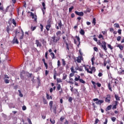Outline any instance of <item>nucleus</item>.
I'll list each match as a JSON object with an SVG mask.
<instances>
[{
    "instance_id": "f257e3e1",
    "label": "nucleus",
    "mask_w": 124,
    "mask_h": 124,
    "mask_svg": "<svg viewBox=\"0 0 124 124\" xmlns=\"http://www.w3.org/2000/svg\"><path fill=\"white\" fill-rule=\"evenodd\" d=\"M61 39V36H56V35L54 36H52L51 37V41L53 42V43H58L59 41H60Z\"/></svg>"
},
{
    "instance_id": "f03ea898",
    "label": "nucleus",
    "mask_w": 124,
    "mask_h": 124,
    "mask_svg": "<svg viewBox=\"0 0 124 124\" xmlns=\"http://www.w3.org/2000/svg\"><path fill=\"white\" fill-rule=\"evenodd\" d=\"M28 13H30V16L32 17V19H34V22L37 23V16L34 15L32 12H28Z\"/></svg>"
},
{
    "instance_id": "7ed1b4c3",
    "label": "nucleus",
    "mask_w": 124,
    "mask_h": 124,
    "mask_svg": "<svg viewBox=\"0 0 124 124\" xmlns=\"http://www.w3.org/2000/svg\"><path fill=\"white\" fill-rule=\"evenodd\" d=\"M93 101H96L95 102V103L97 104V105H101V104L104 103V101L103 100H99L98 98L93 99Z\"/></svg>"
},
{
    "instance_id": "20e7f679",
    "label": "nucleus",
    "mask_w": 124,
    "mask_h": 124,
    "mask_svg": "<svg viewBox=\"0 0 124 124\" xmlns=\"http://www.w3.org/2000/svg\"><path fill=\"white\" fill-rule=\"evenodd\" d=\"M13 9H14L12 5H10L6 8L5 12H10V13H12Z\"/></svg>"
},
{
    "instance_id": "39448f33",
    "label": "nucleus",
    "mask_w": 124,
    "mask_h": 124,
    "mask_svg": "<svg viewBox=\"0 0 124 124\" xmlns=\"http://www.w3.org/2000/svg\"><path fill=\"white\" fill-rule=\"evenodd\" d=\"M105 101L106 103H110V102H111V95L109 94H107L105 98Z\"/></svg>"
},
{
    "instance_id": "423d86ee",
    "label": "nucleus",
    "mask_w": 124,
    "mask_h": 124,
    "mask_svg": "<svg viewBox=\"0 0 124 124\" xmlns=\"http://www.w3.org/2000/svg\"><path fill=\"white\" fill-rule=\"evenodd\" d=\"M83 66L85 68V70H86V71L88 72V73L93 74V72H92V71H90V70L89 69V68H91V66L89 65L86 66V65H84Z\"/></svg>"
},
{
    "instance_id": "0eeeda50",
    "label": "nucleus",
    "mask_w": 124,
    "mask_h": 124,
    "mask_svg": "<svg viewBox=\"0 0 124 124\" xmlns=\"http://www.w3.org/2000/svg\"><path fill=\"white\" fill-rule=\"evenodd\" d=\"M101 47L104 49L105 52H107V47H106V43L105 41H103L102 42Z\"/></svg>"
},
{
    "instance_id": "6e6552de",
    "label": "nucleus",
    "mask_w": 124,
    "mask_h": 124,
    "mask_svg": "<svg viewBox=\"0 0 124 124\" xmlns=\"http://www.w3.org/2000/svg\"><path fill=\"white\" fill-rule=\"evenodd\" d=\"M75 13L76 15H77L78 16H80V17H83V16H84V12H78L77 11H75Z\"/></svg>"
},
{
    "instance_id": "1a4fd4ad",
    "label": "nucleus",
    "mask_w": 124,
    "mask_h": 124,
    "mask_svg": "<svg viewBox=\"0 0 124 124\" xmlns=\"http://www.w3.org/2000/svg\"><path fill=\"white\" fill-rule=\"evenodd\" d=\"M25 75H26V72L25 71H22L20 73V78L21 79H25Z\"/></svg>"
},
{
    "instance_id": "9d476101",
    "label": "nucleus",
    "mask_w": 124,
    "mask_h": 124,
    "mask_svg": "<svg viewBox=\"0 0 124 124\" xmlns=\"http://www.w3.org/2000/svg\"><path fill=\"white\" fill-rule=\"evenodd\" d=\"M81 61H83V56H79L77 58V62L80 63H81Z\"/></svg>"
},
{
    "instance_id": "9b49d317",
    "label": "nucleus",
    "mask_w": 124,
    "mask_h": 124,
    "mask_svg": "<svg viewBox=\"0 0 124 124\" xmlns=\"http://www.w3.org/2000/svg\"><path fill=\"white\" fill-rule=\"evenodd\" d=\"M35 44L37 45V47H41L42 46V45L39 42L38 40H35Z\"/></svg>"
},
{
    "instance_id": "f8f14e48",
    "label": "nucleus",
    "mask_w": 124,
    "mask_h": 124,
    "mask_svg": "<svg viewBox=\"0 0 124 124\" xmlns=\"http://www.w3.org/2000/svg\"><path fill=\"white\" fill-rule=\"evenodd\" d=\"M13 43H16V44H19V41H18V39H17V38H16V36L14 38V39L13 40Z\"/></svg>"
},
{
    "instance_id": "ddd939ff",
    "label": "nucleus",
    "mask_w": 124,
    "mask_h": 124,
    "mask_svg": "<svg viewBox=\"0 0 124 124\" xmlns=\"http://www.w3.org/2000/svg\"><path fill=\"white\" fill-rule=\"evenodd\" d=\"M52 27V25L51 24H47L46 25V29L47 31H50V28Z\"/></svg>"
},
{
    "instance_id": "4468645a",
    "label": "nucleus",
    "mask_w": 124,
    "mask_h": 124,
    "mask_svg": "<svg viewBox=\"0 0 124 124\" xmlns=\"http://www.w3.org/2000/svg\"><path fill=\"white\" fill-rule=\"evenodd\" d=\"M70 81H67V83H69V84H72L73 85L74 84V82H73V79L71 78H69Z\"/></svg>"
},
{
    "instance_id": "2eb2a0df",
    "label": "nucleus",
    "mask_w": 124,
    "mask_h": 124,
    "mask_svg": "<svg viewBox=\"0 0 124 124\" xmlns=\"http://www.w3.org/2000/svg\"><path fill=\"white\" fill-rule=\"evenodd\" d=\"M115 104L113 106L112 109H116L117 108V105H118L119 102H118V101H115Z\"/></svg>"
},
{
    "instance_id": "dca6fc26",
    "label": "nucleus",
    "mask_w": 124,
    "mask_h": 124,
    "mask_svg": "<svg viewBox=\"0 0 124 124\" xmlns=\"http://www.w3.org/2000/svg\"><path fill=\"white\" fill-rule=\"evenodd\" d=\"M58 26L60 29H62V20H60L58 22Z\"/></svg>"
},
{
    "instance_id": "f3484780",
    "label": "nucleus",
    "mask_w": 124,
    "mask_h": 124,
    "mask_svg": "<svg viewBox=\"0 0 124 124\" xmlns=\"http://www.w3.org/2000/svg\"><path fill=\"white\" fill-rule=\"evenodd\" d=\"M80 78V76H77V77H75V81H80V79H81V78Z\"/></svg>"
},
{
    "instance_id": "a211bd4d",
    "label": "nucleus",
    "mask_w": 124,
    "mask_h": 124,
    "mask_svg": "<svg viewBox=\"0 0 124 124\" xmlns=\"http://www.w3.org/2000/svg\"><path fill=\"white\" fill-rule=\"evenodd\" d=\"M112 108V105H110L109 106H108L106 109V111H109V110H111V108Z\"/></svg>"
},
{
    "instance_id": "6ab92c4d",
    "label": "nucleus",
    "mask_w": 124,
    "mask_h": 124,
    "mask_svg": "<svg viewBox=\"0 0 124 124\" xmlns=\"http://www.w3.org/2000/svg\"><path fill=\"white\" fill-rule=\"evenodd\" d=\"M57 91H60V90H62V86H61V84H57Z\"/></svg>"
},
{
    "instance_id": "aec40b11",
    "label": "nucleus",
    "mask_w": 124,
    "mask_h": 124,
    "mask_svg": "<svg viewBox=\"0 0 124 124\" xmlns=\"http://www.w3.org/2000/svg\"><path fill=\"white\" fill-rule=\"evenodd\" d=\"M115 97L116 100H117L118 101H120V100H121V99H120V97L119 96V95L117 94H115Z\"/></svg>"
},
{
    "instance_id": "412c9836",
    "label": "nucleus",
    "mask_w": 124,
    "mask_h": 124,
    "mask_svg": "<svg viewBox=\"0 0 124 124\" xmlns=\"http://www.w3.org/2000/svg\"><path fill=\"white\" fill-rule=\"evenodd\" d=\"M79 32L81 35H84L85 34V31L83 29H81Z\"/></svg>"
},
{
    "instance_id": "4be33fe9",
    "label": "nucleus",
    "mask_w": 124,
    "mask_h": 124,
    "mask_svg": "<svg viewBox=\"0 0 124 124\" xmlns=\"http://www.w3.org/2000/svg\"><path fill=\"white\" fill-rule=\"evenodd\" d=\"M50 55L52 59H56V57H55V53L53 52H51Z\"/></svg>"
},
{
    "instance_id": "5701e85b",
    "label": "nucleus",
    "mask_w": 124,
    "mask_h": 124,
    "mask_svg": "<svg viewBox=\"0 0 124 124\" xmlns=\"http://www.w3.org/2000/svg\"><path fill=\"white\" fill-rule=\"evenodd\" d=\"M108 89L110 91V92H113V90H112V87H111V84L110 83H108Z\"/></svg>"
},
{
    "instance_id": "b1692460",
    "label": "nucleus",
    "mask_w": 124,
    "mask_h": 124,
    "mask_svg": "<svg viewBox=\"0 0 124 124\" xmlns=\"http://www.w3.org/2000/svg\"><path fill=\"white\" fill-rule=\"evenodd\" d=\"M43 101L44 104L45 105L48 104V102H47V100L45 98H43Z\"/></svg>"
},
{
    "instance_id": "393cba45",
    "label": "nucleus",
    "mask_w": 124,
    "mask_h": 124,
    "mask_svg": "<svg viewBox=\"0 0 124 124\" xmlns=\"http://www.w3.org/2000/svg\"><path fill=\"white\" fill-rule=\"evenodd\" d=\"M92 24H93L94 26H95V24H96V20L95 19V18L93 19Z\"/></svg>"
},
{
    "instance_id": "a878e982",
    "label": "nucleus",
    "mask_w": 124,
    "mask_h": 124,
    "mask_svg": "<svg viewBox=\"0 0 124 124\" xmlns=\"http://www.w3.org/2000/svg\"><path fill=\"white\" fill-rule=\"evenodd\" d=\"M79 82L80 83H81V84H86V81H85V80H83V79H82V78H80V79H79Z\"/></svg>"
},
{
    "instance_id": "bb28decb",
    "label": "nucleus",
    "mask_w": 124,
    "mask_h": 124,
    "mask_svg": "<svg viewBox=\"0 0 124 124\" xmlns=\"http://www.w3.org/2000/svg\"><path fill=\"white\" fill-rule=\"evenodd\" d=\"M76 38H77L78 41V46H79V45H80V37H79L78 36H76Z\"/></svg>"
},
{
    "instance_id": "cd10ccee",
    "label": "nucleus",
    "mask_w": 124,
    "mask_h": 124,
    "mask_svg": "<svg viewBox=\"0 0 124 124\" xmlns=\"http://www.w3.org/2000/svg\"><path fill=\"white\" fill-rule=\"evenodd\" d=\"M56 81L57 83H62V80L61 78H57L56 79Z\"/></svg>"
},
{
    "instance_id": "c85d7f7f",
    "label": "nucleus",
    "mask_w": 124,
    "mask_h": 124,
    "mask_svg": "<svg viewBox=\"0 0 124 124\" xmlns=\"http://www.w3.org/2000/svg\"><path fill=\"white\" fill-rule=\"evenodd\" d=\"M66 78H67V75H66L65 74H63L62 79L63 80H65V79H66Z\"/></svg>"
},
{
    "instance_id": "c756f323",
    "label": "nucleus",
    "mask_w": 124,
    "mask_h": 124,
    "mask_svg": "<svg viewBox=\"0 0 124 124\" xmlns=\"http://www.w3.org/2000/svg\"><path fill=\"white\" fill-rule=\"evenodd\" d=\"M18 92L19 93V95L20 97H23V94L22 93V92H21V90H18Z\"/></svg>"
},
{
    "instance_id": "7c9ffc66",
    "label": "nucleus",
    "mask_w": 124,
    "mask_h": 124,
    "mask_svg": "<svg viewBox=\"0 0 124 124\" xmlns=\"http://www.w3.org/2000/svg\"><path fill=\"white\" fill-rule=\"evenodd\" d=\"M56 34L57 36H59V35H60V34H62V31H58L56 33Z\"/></svg>"
},
{
    "instance_id": "2f4dec72",
    "label": "nucleus",
    "mask_w": 124,
    "mask_h": 124,
    "mask_svg": "<svg viewBox=\"0 0 124 124\" xmlns=\"http://www.w3.org/2000/svg\"><path fill=\"white\" fill-rule=\"evenodd\" d=\"M50 122L51 124H55V123H56L55 119H50Z\"/></svg>"
},
{
    "instance_id": "473e14b6",
    "label": "nucleus",
    "mask_w": 124,
    "mask_h": 124,
    "mask_svg": "<svg viewBox=\"0 0 124 124\" xmlns=\"http://www.w3.org/2000/svg\"><path fill=\"white\" fill-rule=\"evenodd\" d=\"M96 70L95 69V67H92L91 68V70L90 71H92V74H93V71L94 72H95Z\"/></svg>"
},
{
    "instance_id": "72a5a7b5",
    "label": "nucleus",
    "mask_w": 124,
    "mask_h": 124,
    "mask_svg": "<svg viewBox=\"0 0 124 124\" xmlns=\"http://www.w3.org/2000/svg\"><path fill=\"white\" fill-rule=\"evenodd\" d=\"M49 105L50 107V109L52 110V106H53V101H51L49 102Z\"/></svg>"
},
{
    "instance_id": "f704fd0d",
    "label": "nucleus",
    "mask_w": 124,
    "mask_h": 124,
    "mask_svg": "<svg viewBox=\"0 0 124 124\" xmlns=\"http://www.w3.org/2000/svg\"><path fill=\"white\" fill-rule=\"evenodd\" d=\"M71 71L72 72V73H76V72H75L74 71V67L72 66L71 68Z\"/></svg>"
},
{
    "instance_id": "c9c22d12",
    "label": "nucleus",
    "mask_w": 124,
    "mask_h": 124,
    "mask_svg": "<svg viewBox=\"0 0 124 124\" xmlns=\"http://www.w3.org/2000/svg\"><path fill=\"white\" fill-rule=\"evenodd\" d=\"M65 44H66L67 50H68V51H69V46L68 45V43L67 42H66Z\"/></svg>"
},
{
    "instance_id": "e433bc0d",
    "label": "nucleus",
    "mask_w": 124,
    "mask_h": 124,
    "mask_svg": "<svg viewBox=\"0 0 124 124\" xmlns=\"http://www.w3.org/2000/svg\"><path fill=\"white\" fill-rule=\"evenodd\" d=\"M12 24H13V25H14L15 27H16V25L17 24V23H16V21L15 20V19H13Z\"/></svg>"
},
{
    "instance_id": "4c0bfd02",
    "label": "nucleus",
    "mask_w": 124,
    "mask_h": 124,
    "mask_svg": "<svg viewBox=\"0 0 124 124\" xmlns=\"http://www.w3.org/2000/svg\"><path fill=\"white\" fill-rule=\"evenodd\" d=\"M72 100H73V98H72V97H69V99H68L69 102H70V103H72Z\"/></svg>"
},
{
    "instance_id": "58836bf2",
    "label": "nucleus",
    "mask_w": 124,
    "mask_h": 124,
    "mask_svg": "<svg viewBox=\"0 0 124 124\" xmlns=\"http://www.w3.org/2000/svg\"><path fill=\"white\" fill-rule=\"evenodd\" d=\"M50 97L52 99V96H50V95H49V94H48V93H46V98H47V99H48V100L50 99Z\"/></svg>"
},
{
    "instance_id": "ea45409f",
    "label": "nucleus",
    "mask_w": 124,
    "mask_h": 124,
    "mask_svg": "<svg viewBox=\"0 0 124 124\" xmlns=\"http://www.w3.org/2000/svg\"><path fill=\"white\" fill-rule=\"evenodd\" d=\"M114 27L115 28H120V25H119V23H115L114 24Z\"/></svg>"
},
{
    "instance_id": "a19ab883",
    "label": "nucleus",
    "mask_w": 124,
    "mask_h": 124,
    "mask_svg": "<svg viewBox=\"0 0 124 124\" xmlns=\"http://www.w3.org/2000/svg\"><path fill=\"white\" fill-rule=\"evenodd\" d=\"M10 28H9V26H7L6 27V31H7V32H8V33H9V31H10Z\"/></svg>"
},
{
    "instance_id": "79ce46f5",
    "label": "nucleus",
    "mask_w": 124,
    "mask_h": 124,
    "mask_svg": "<svg viewBox=\"0 0 124 124\" xmlns=\"http://www.w3.org/2000/svg\"><path fill=\"white\" fill-rule=\"evenodd\" d=\"M62 65H63V66H65V64H66L64 59H62Z\"/></svg>"
},
{
    "instance_id": "37998d69",
    "label": "nucleus",
    "mask_w": 124,
    "mask_h": 124,
    "mask_svg": "<svg viewBox=\"0 0 124 124\" xmlns=\"http://www.w3.org/2000/svg\"><path fill=\"white\" fill-rule=\"evenodd\" d=\"M116 120H117V118H116V117H113L111 118V121L115 123Z\"/></svg>"
},
{
    "instance_id": "c03bdc74",
    "label": "nucleus",
    "mask_w": 124,
    "mask_h": 124,
    "mask_svg": "<svg viewBox=\"0 0 124 124\" xmlns=\"http://www.w3.org/2000/svg\"><path fill=\"white\" fill-rule=\"evenodd\" d=\"M108 47L109 48L110 50H113V47H112V46L110 44H108Z\"/></svg>"
},
{
    "instance_id": "a18cd8bd",
    "label": "nucleus",
    "mask_w": 124,
    "mask_h": 124,
    "mask_svg": "<svg viewBox=\"0 0 124 124\" xmlns=\"http://www.w3.org/2000/svg\"><path fill=\"white\" fill-rule=\"evenodd\" d=\"M74 8V7H73V6H72L70 8H69V12H71V11H72V10Z\"/></svg>"
},
{
    "instance_id": "49530a36",
    "label": "nucleus",
    "mask_w": 124,
    "mask_h": 124,
    "mask_svg": "<svg viewBox=\"0 0 124 124\" xmlns=\"http://www.w3.org/2000/svg\"><path fill=\"white\" fill-rule=\"evenodd\" d=\"M53 74L54 75H58V73H57V71L56 70V69H54L53 70Z\"/></svg>"
},
{
    "instance_id": "de8ad7c7",
    "label": "nucleus",
    "mask_w": 124,
    "mask_h": 124,
    "mask_svg": "<svg viewBox=\"0 0 124 124\" xmlns=\"http://www.w3.org/2000/svg\"><path fill=\"white\" fill-rule=\"evenodd\" d=\"M40 29H41V31H43V28H44V26L43 25H42V24H40Z\"/></svg>"
},
{
    "instance_id": "09e8293b",
    "label": "nucleus",
    "mask_w": 124,
    "mask_h": 124,
    "mask_svg": "<svg viewBox=\"0 0 124 124\" xmlns=\"http://www.w3.org/2000/svg\"><path fill=\"white\" fill-rule=\"evenodd\" d=\"M4 82L6 84H8L9 83V80L6 79L5 78H4Z\"/></svg>"
},
{
    "instance_id": "8fccbe9b",
    "label": "nucleus",
    "mask_w": 124,
    "mask_h": 124,
    "mask_svg": "<svg viewBox=\"0 0 124 124\" xmlns=\"http://www.w3.org/2000/svg\"><path fill=\"white\" fill-rule=\"evenodd\" d=\"M45 58L46 60H48V51H46L45 53Z\"/></svg>"
},
{
    "instance_id": "3c124183",
    "label": "nucleus",
    "mask_w": 124,
    "mask_h": 124,
    "mask_svg": "<svg viewBox=\"0 0 124 124\" xmlns=\"http://www.w3.org/2000/svg\"><path fill=\"white\" fill-rule=\"evenodd\" d=\"M122 39V37L121 36H119L117 38V41H120Z\"/></svg>"
},
{
    "instance_id": "603ef678",
    "label": "nucleus",
    "mask_w": 124,
    "mask_h": 124,
    "mask_svg": "<svg viewBox=\"0 0 124 124\" xmlns=\"http://www.w3.org/2000/svg\"><path fill=\"white\" fill-rule=\"evenodd\" d=\"M57 65H58V67H59V66H61V61H60V60H58L57 62Z\"/></svg>"
},
{
    "instance_id": "864d4df0",
    "label": "nucleus",
    "mask_w": 124,
    "mask_h": 124,
    "mask_svg": "<svg viewBox=\"0 0 124 124\" xmlns=\"http://www.w3.org/2000/svg\"><path fill=\"white\" fill-rule=\"evenodd\" d=\"M75 73H71L69 75V78H71V77H73V76H74V74Z\"/></svg>"
},
{
    "instance_id": "5fc2aeb1",
    "label": "nucleus",
    "mask_w": 124,
    "mask_h": 124,
    "mask_svg": "<svg viewBox=\"0 0 124 124\" xmlns=\"http://www.w3.org/2000/svg\"><path fill=\"white\" fill-rule=\"evenodd\" d=\"M27 121L29 124H32V123H31V119L30 118H28Z\"/></svg>"
},
{
    "instance_id": "6e6d98bb",
    "label": "nucleus",
    "mask_w": 124,
    "mask_h": 124,
    "mask_svg": "<svg viewBox=\"0 0 124 124\" xmlns=\"http://www.w3.org/2000/svg\"><path fill=\"white\" fill-rule=\"evenodd\" d=\"M103 56H104V55H103V54H102V53H99V57L100 58H102V59H103Z\"/></svg>"
},
{
    "instance_id": "4d7b16f0",
    "label": "nucleus",
    "mask_w": 124,
    "mask_h": 124,
    "mask_svg": "<svg viewBox=\"0 0 124 124\" xmlns=\"http://www.w3.org/2000/svg\"><path fill=\"white\" fill-rule=\"evenodd\" d=\"M77 70H79V71H82L83 68L78 67V68L77 69Z\"/></svg>"
},
{
    "instance_id": "13d9d810",
    "label": "nucleus",
    "mask_w": 124,
    "mask_h": 124,
    "mask_svg": "<svg viewBox=\"0 0 124 124\" xmlns=\"http://www.w3.org/2000/svg\"><path fill=\"white\" fill-rule=\"evenodd\" d=\"M94 51H95V52H98V48L96 47H93Z\"/></svg>"
},
{
    "instance_id": "bf43d9fd",
    "label": "nucleus",
    "mask_w": 124,
    "mask_h": 124,
    "mask_svg": "<svg viewBox=\"0 0 124 124\" xmlns=\"http://www.w3.org/2000/svg\"><path fill=\"white\" fill-rule=\"evenodd\" d=\"M22 34L20 37V39H23V38H24V33L23 32V30H22Z\"/></svg>"
},
{
    "instance_id": "052dcab7",
    "label": "nucleus",
    "mask_w": 124,
    "mask_h": 124,
    "mask_svg": "<svg viewBox=\"0 0 124 124\" xmlns=\"http://www.w3.org/2000/svg\"><path fill=\"white\" fill-rule=\"evenodd\" d=\"M36 29V27H32V26H31V29L32 30V31H33L35 29Z\"/></svg>"
},
{
    "instance_id": "680f3d73",
    "label": "nucleus",
    "mask_w": 124,
    "mask_h": 124,
    "mask_svg": "<svg viewBox=\"0 0 124 124\" xmlns=\"http://www.w3.org/2000/svg\"><path fill=\"white\" fill-rule=\"evenodd\" d=\"M22 110L23 111H25V110H27V107H26L25 106H23L22 107Z\"/></svg>"
},
{
    "instance_id": "e2e57ef3",
    "label": "nucleus",
    "mask_w": 124,
    "mask_h": 124,
    "mask_svg": "<svg viewBox=\"0 0 124 124\" xmlns=\"http://www.w3.org/2000/svg\"><path fill=\"white\" fill-rule=\"evenodd\" d=\"M98 38H99V39L102 38V39H103V35H102V34H100L99 35Z\"/></svg>"
},
{
    "instance_id": "0e129e2a",
    "label": "nucleus",
    "mask_w": 124,
    "mask_h": 124,
    "mask_svg": "<svg viewBox=\"0 0 124 124\" xmlns=\"http://www.w3.org/2000/svg\"><path fill=\"white\" fill-rule=\"evenodd\" d=\"M103 74H102V73H99L98 76L99 77H102V76H103Z\"/></svg>"
},
{
    "instance_id": "69168bd1",
    "label": "nucleus",
    "mask_w": 124,
    "mask_h": 124,
    "mask_svg": "<svg viewBox=\"0 0 124 124\" xmlns=\"http://www.w3.org/2000/svg\"><path fill=\"white\" fill-rule=\"evenodd\" d=\"M48 73H49V71L46 70V72H45L46 76H47V75H48Z\"/></svg>"
},
{
    "instance_id": "338daca9",
    "label": "nucleus",
    "mask_w": 124,
    "mask_h": 124,
    "mask_svg": "<svg viewBox=\"0 0 124 124\" xmlns=\"http://www.w3.org/2000/svg\"><path fill=\"white\" fill-rule=\"evenodd\" d=\"M96 84L97 85V87H101V84H100L98 82H97Z\"/></svg>"
},
{
    "instance_id": "774afa93",
    "label": "nucleus",
    "mask_w": 124,
    "mask_h": 124,
    "mask_svg": "<svg viewBox=\"0 0 124 124\" xmlns=\"http://www.w3.org/2000/svg\"><path fill=\"white\" fill-rule=\"evenodd\" d=\"M120 74L122 75H124V70H121V71L120 73Z\"/></svg>"
}]
</instances>
